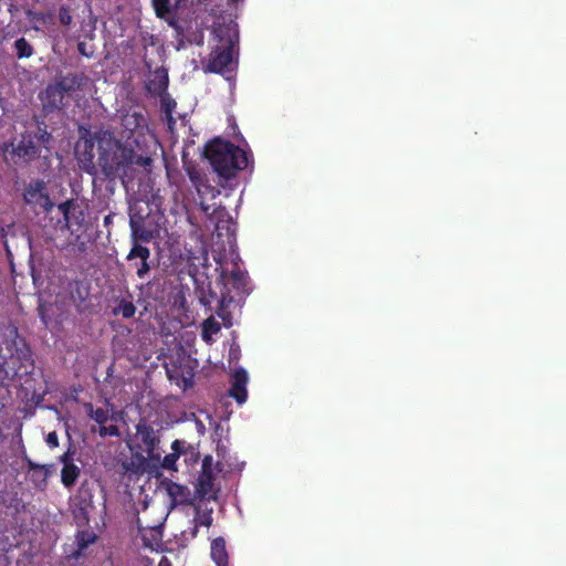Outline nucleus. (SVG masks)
Returning a JSON list of instances; mask_svg holds the SVG:
<instances>
[{
	"label": "nucleus",
	"mask_w": 566,
	"mask_h": 566,
	"mask_svg": "<svg viewBox=\"0 0 566 566\" xmlns=\"http://www.w3.org/2000/svg\"><path fill=\"white\" fill-rule=\"evenodd\" d=\"M206 156L214 170L224 178L232 176L235 170L245 169L249 165V157L244 150L220 139L207 146Z\"/></svg>",
	"instance_id": "nucleus-1"
},
{
	"label": "nucleus",
	"mask_w": 566,
	"mask_h": 566,
	"mask_svg": "<svg viewBox=\"0 0 566 566\" xmlns=\"http://www.w3.org/2000/svg\"><path fill=\"white\" fill-rule=\"evenodd\" d=\"M159 438L155 431L145 423L136 426V434L133 440L128 442L132 451H135L136 457L150 462H160L161 453L158 450Z\"/></svg>",
	"instance_id": "nucleus-2"
},
{
	"label": "nucleus",
	"mask_w": 566,
	"mask_h": 566,
	"mask_svg": "<svg viewBox=\"0 0 566 566\" xmlns=\"http://www.w3.org/2000/svg\"><path fill=\"white\" fill-rule=\"evenodd\" d=\"M95 139L97 140L98 148L103 156H107L113 153L117 165L134 161L130 151L123 148L120 143L114 138L112 133L108 130H99L95 134Z\"/></svg>",
	"instance_id": "nucleus-3"
},
{
	"label": "nucleus",
	"mask_w": 566,
	"mask_h": 566,
	"mask_svg": "<svg viewBox=\"0 0 566 566\" xmlns=\"http://www.w3.org/2000/svg\"><path fill=\"white\" fill-rule=\"evenodd\" d=\"M234 60V43L230 41L226 46L217 48L210 56L208 70L223 73L231 70Z\"/></svg>",
	"instance_id": "nucleus-4"
},
{
	"label": "nucleus",
	"mask_w": 566,
	"mask_h": 566,
	"mask_svg": "<svg viewBox=\"0 0 566 566\" xmlns=\"http://www.w3.org/2000/svg\"><path fill=\"white\" fill-rule=\"evenodd\" d=\"M24 199L28 203L44 210H50L53 207L43 181H32L25 189Z\"/></svg>",
	"instance_id": "nucleus-5"
},
{
	"label": "nucleus",
	"mask_w": 566,
	"mask_h": 566,
	"mask_svg": "<svg viewBox=\"0 0 566 566\" xmlns=\"http://www.w3.org/2000/svg\"><path fill=\"white\" fill-rule=\"evenodd\" d=\"M66 87L62 83L49 85L40 95L43 107L48 111L60 109L64 105Z\"/></svg>",
	"instance_id": "nucleus-6"
},
{
	"label": "nucleus",
	"mask_w": 566,
	"mask_h": 566,
	"mask_svg": "<svg viewBox=\"0 0 566 566\" xmlns=\"http://www.w3.org/2000/svg\"><path fill=\"white\" fill-rule=\"evenodd\" d=\"M248 373L243 368H239L232 374L230 396L233 397L240 405L245 402L248 397Z\"/></svg>",
	"instance_id": "nucleus-7"
},
{
	"label": "nucleus",
	"mask_w": 566,
	"mask_h": 566,
	"mask_svg": "<svg viewBox=\"0 0 566 566\" xmlns=\"http://www.w3.org/2000/svg\"><path fill=\"white\" fill-rule=\"evenodd\" d=\"M61 462L63 463L61 471L62 483L66 488H70L74 485L80 475V468L73 463L72 452L70 450L61 457Z\"/></svg>",
	"instance_id": "nucleus-8"
},
{
	"label": "nucleus",
	"mask_w": 566,
	"mask_h": 566,
	"mask_svg": "<svg viewBox=\"0 0 566 566\" xmlns=\"http://www.w3.org/2000/svg\"><path fill=\"white\" fill-rule=\"evenodd\" d=\"M59 210L62 212L65 227L73 231V226H80L83 221V212L73 201H66L59 205Z\"/></svg>",
	"instance_id": "nucleus-9"
},
{
	"label": "nucleus",
	"mask_w": 566,
	"mask_h": 566,
	"mask_svg": "<svg viewBox=\"0 0 566 566\" xmlns=\"http://www.w3.org/2000/svg\"><path fill=\"white\" fill-rule=\"evenodd\" d=\"M13 151L18 157L29 160L35 157L38 148L30 136H22L19 144L13 147Z\"/></svg>",
	"instance_id": "nucleus-10"
},
{
	"label": "nucleus",
	"mask_w": 566,
	"mask_h": 566,
	"mask_svg": "<svg viewBox=\"0 0 566 566\" xmlns=\"http://www.w3.org/2000/svg\"><path fill=\"white\" fill-rule=\"evenodd\" d=\"M197 492L202 497H213V479L211 473L206 469V462L203 463V470L198 479Z\"/></svg>",
	"instance_id": "nucleus-11"
},
{
	"label": "nucleus",
	"mask_w": 566,
	"mask_h": 566,
	"mask_svg": "<svg viewBox=\"0 0 566 566\" xmlns=\"http://www.w3.org/2000/svg\"><path fill=\"white\" fill-rule=\"evenodd\" d=\"M211 557L217 566L228 565V553L223 538H216L211 543Z\"/></svg>",
	"instance_id": "nucleus-12"
},
{
	"label": "nucleus",
	"mask_w": 566,
	"mask_h": 566,
	"mask_svg": "<svg viewBox=\"0 0 566 566\" xmlns=\"http://www.w3.org/2000/svg\"><path fill=\"white\" fill-rule=\"evenodd\" d=\"M153 8L156 12V15L160 19L166 20L170 25H172V4L170 0H151Z\"/></svg>",
	"instance_id": "nucleus-13"
},
{
	"label": "nucleus",
	"mask_w": 566,
	"mask_h": 566,
	"mask_svg": "<svg viewBox=\"0 0 566 566\" xmlns=\"http://www.w3.org/2000/svg\"><path fill=\"white\" fill-rule=\"evenodd\" d=\"M220 324L214 317L207 318L202 324L201 336L207 344H211L214 339L213 336L220 332Z\"/></svg>",
	"instance_id": "nucleus-14"
},
{
	"label": "nucleus",
	"mask_w": 566,
	"mask_h": 566,
	"mask_svg": "<svg viewBox=\"0 0 566 566\" xmlns=\"http://www.w3.org/2000/svg\"><path fill=\"white\" fill-rule=\"evenodd\" d=\"M226 285L232 284V286L239 292L243 290L245 285L247 275L240 270L232 271L229 275L223 276Z\"/></svg>",
	"instance_id": "nucleus-15"
},
{
	"label": "nucleus",
	"mask_w": 566,
	"mask_h": 566,
	"mask_svg": "<svg viewBox=\"0 0 566 566\" xmlns=\"http://www.w3.org/2000/svg\"><path fill=\"white\" fill-rule=\"evenodd\" d=\"M149 255H150V251L148 248L138 244V242H135L130 252L127 255V259L132 260V259L138 258L142 261H147L149 259Z\"/></svg>",
	"instance_id": "nucleus-16"
},
{
	"label": "nucleus",
	"mask_w": 566,
	"mask_h": 566,
	"mask_svg": "<svg viewBox=\"0 0 566 566\" xmlns=\"http://www.w3.org/2000/svg\"><path fill=\"white\" fill-rule=\"evenodd\" d=\"M95 534L91 531H81L76 535V543L78 546V549L86 548L90 544L95 542Z\"/></svg>",
	"instance_id": "nucleus-17"
},
{
	"label": "nucleus",
	"mask_w": 566,
	"mask_h": 566,
	"mask_svg": "<svg viewBox=\"0 0 566 566\" xmlns=\"http://www.w3.org/2000/svg\"><path fill=\"white\" fill-rule=\"evenodd\" d=\"M212 510H205L201 511L200 509L197 510V514L195 516L196 524L202 525V526H210L212 523V516H211Z\"/></svg>",
	"instance_id": "nucleus-18"
},
{
	"label": "nucleus",
	"mask_w": 566,
	"mask_h": 566,
	"mask_svg": "<svg viewBox=\"0 0 566 566\" xmlns=\"http://www.w3.org/2000/svg\"><path fill=\"white\" fill-rule=\"evenodd\" d=\"M17 53L20 57H28L32 54V48L23 38L15 41Z\"/></svg>",
	"instance_id": "nucleus-19"
},
{
	"label": "nucleus",
	"mask_w": 566,
	"mask_h": 566,
	"mask_svg": "<svg viewBox=\"0 0 566 566\" xmlns=\"http://www.w3.org/2000/svg\"><path fill=\"white\" fill-rule=\"evenodd\" d=\"M135 306L130 302H122L116 308V313L120 314L125 318H129L135 314Z\"/></svg>",
	"instance_id": "nucleus-20"
},
{
	"label": "nucleus",
	"mask_w": 566,
	"mask_h": 566,
	"mask_svg": "<svg viewBox=\"0 0 566 566\" xmlns=\"http://www.w3.org/2000/svg\"><path fill=\"white\" fill-rule=\"evenodd\" d=\"M179 459L178 454L177 453H169L167 455L164 457V459L161 460V468L165 469V470H174L176 471L177 468H176V462L177 460Z\"/></svg>",
	"instance_id": "nucleus-21"
},
{
	"label": "nucleus",
	"mask_w": 566,
	"mask_h": 566,
	"mask_svg": "<svg viewBox=\"0 0 566 566\" xmlns=\"http://www.w3.org/2000/svg\"><path fill=\"white\" fill-rule=\"evenodd\" d=\"M228 302H231V297L228 300V297L223 295L220 302V310L218 311V315L222 318L226 326H231L232 322L228 314L224 312Z\"/></svg>",
	"instance_id": "nucleus-22"
},
{
	"label": "nucleus",
	"mask_w": 566,
	"mask_h": 566,
	"mask_svg": "<svg viewBox=\"0 0 566 566\" xmlns=\"http://www.w3.org/2000/svg\"><path fill=\"white\" fill-rule=\"evenodd\" d=\"M90 416L98 423H104L108 420V411L102 408L95 410L92 409Z\"/></svg>",
	"instance_id": "nucleus-23"
},
{
	"label": "nucleus",
	"mask_w": 566,
	"mask_h": 566,
	"mask_svg": "<svg viewBox=\"0 0 566 566\" xmlns=\"http://www.w3.org/2000/svg\"><path fill=\"white\" fill-rule=\"evenodd\" d=\"M98 433L101 437H107V436H112V437H117L119 434V430L116 426H102L98 430Z\"/></svg>",
	"instance_id": "nucleus-24"
},
{
	"label": "nucleus",
	"mask_w": 566,
	"mask_h": 566,
	"mask_svg": "<svg viewBox=\"0 0 566 566\" xmlns=\"http://www.w3.org/2000/svg\"><path fill=\"white\" fill-rule=\"evenodd\" d=\"M130 227H132V238L134 243L140 240H148V235H145L144 233H140L138 231L137 223L134 220H130Z\"/></svg>",
	"instance_id": "nucleus-25"
},
{
	"label": "nucleus",
	"mask_w": 566,
	"mask_h": 566,
	"mask_svg": "<svg viewBox=\"0 0 566 566\" xmlns=\"http://www.w3.org/2000/svg\"><path fill=\"white\" fill-rule=\"evenodd\" d=\"M45 442L50 448H56L59 446V438L56 432H50L45 438Z\"/></svg>",
	"instance_id": "nucleus-26"
},
{
	"label": "nucleus",
	"mask_w": 566,
	"mask_h": 566,
	"mask_svg": "<svg viewBox=\"0 0 566 566\" xmlns=\"http://www.w3.org/2000/svg\"><path fill=\"white\" fill-rule=\"evenodd\" d=\"M59 18L62 24L67 25L71 23L72 17L66 9H61L59 13Z\"/></svg>",
	"instance_id": "nucleus-27"
},
{
	"label": "nucleus",
	"mask_w": 566,
	"mask_h": 566,
	"mask_svg": "<svg viewBox=\"0 0 566 566\" xmlns=\"http://www.w3.org/2000/svg\"><path fill=\"white\" fill-rule=\"evenodd\" d=\"M184 446L185 443L180 440H175L171 444V451L172 453H177L178 457L184 452Z\"/></svg>",
	"instance_id": "nucleus-28"
},
{
	"label": "nucleus",
	"mask_w": 566,
	"mask_h": 566,
	"mask_svg": "<svg viewBox=\"0 0 566 566\" xmlns=\"http://www.w3.org/2000/svg\"><path fill=\"white\" fill-rule=\"evenodd\" d=\"M149 271V265L147 261H142L140 265L137 269V275L143 277Z\"/></svg>",
	"instance_id": "nucleus-29"
},
{
	"label": "nucleus",
	"mask_w": 566,
	"mask_h": 566,
	"mask_svg": "<svg viewBox=\"0 0 566 566\" xmlns=\"http://www.w3.org/2000/svg\"><path fill=\"white\" fill-rule=\"evenodd\" d=\"M169 492L171 495H182L184 492H185V488L178 485V484H172L170 488H169Z\"/></svg>",
	"instance_id": "nucleus-30"
},
{
	"label": "nucleus",
	"mask_w": 566,
	"mask_h": 566,
	"mask_svg": "<svg viewBox=\"0 0 566 566\" xmlns=\"http://www.w3.org/2000/svg\"><path fill=\"white\" fill-rule=\"evenodd\" d=\"M84 146L85 150L92 149V143L88 139L80 140L76 145V151L81 148V146Z\"/></svg>",
	"instance_id": "nucleus-31"
},
{
	"label": "nucleus",
	"mask_w": 566,
	"mask_h": 566,
	"mask_svg": "<svg viewBox=\"0 0 566 566\" xmlns=\"http://www.w3.org/2000/svg\"><path fill=\"white\" fill-rule=\"evenodd\" d=\"M49 139H50V134H48L45 130H42V132L40 133L39 140H40L41 143H43L44 145H46V144H48V142H49Z\"/></svg>",
	"instance_id": "nucleus-32"
},
{
	"label": "nucleus",
	"mask_w": 566,
	"mask_h": 566,
	"mask_svg": "<svg viewBox=\"0 0 566 566\" xmlns=\"http://www.w3.org/2000/svg\"><path fill=\"white\" fill-rule=\"evenodd\" d=\"M159 77H160L159 90H165L167 86V76H166V74H159Z\"/></svg>",
	"instance_id": "nucleus-33"
},
{
	"label": "nucleus",
	"mask_w": 566,
	"mask_h": 566,
	"mask_svg": "<svg viewBox=\"0 0 566 566\" xmlns=\"http://www.w3.org/2000/svg\"><path fill=\"white\" fill-rule=\"evenodd\" d=\"M150 163H151L150 158L138 157V159L136 160V164L143 165V166H148V165H150Z\"/></svg>",
	"instance_id": "nucleus-34"
},
{
	"label": "nucleus",
	"mask_w": 566,
	"mask_h": 566,
	"mask_svg": "<svg viewBox=\"0 0 566 566\" xmlns=\"http://www.w3.org/2000/svg\"><path fill=\"white\" fill-rule=\"evenodd\" d=\"M158 566H171V563L169 562V559L167 557H161Z\"/></svg>",
	"instance_id": "nucleus-35"
},
{
	"label": "nucleus",
	"mask_w": 566,
	"mask_h": 566,
	"mask_svg": "<svg viewBox=\"0 0 566 566\" xmlns=\"http://www.w3.org/2000/svg\"><path fill=\"white\" fill-rule=\"evenodd\" d=\"M15 335H17V331H15V328H12V327H11V328H8V329H7V336H8V337H14Z\"/></svg>",
	"instance_id": "nucleus-36"
},
{
	"label": "nucleus",
	"mask_w": 566,
	"mask_h": 566,
	"mask_svg": "<svg viewBox=\"0 0 566 566\" xmlns=\"http://www.w3.org/2000/svg\"><path fill=\"white\" fill-rule=\"evenodd\" d=\"M7 349H8L9 352H12V345H11V344H8V345H7Z\"/></svg>",
	"instance_id": "nucleus-37"
}]
</instances>
